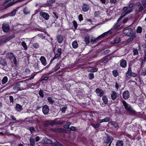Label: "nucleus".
<instances>
[{
    "label": "nucleus",
    "mask_w": 146,
    "mask_h": 146,
    "mask_svg": "<svg viewBox=\"0 0 146 146\" xmlns=\"http://www.w3.org/2000/svg\"><path fill=\"white\" fill-rule=\"evenodd\" d=\"M71 123L70 122H68L64 125V127L66 129H68L69 128L70 126L71 125Z\"/></svg>",
    "instance_id": "79ce46f5"
},
{
    "label": "nucleus",
    "mask_w": 146,
    "mask_h": 146,
    "mask_svg": "<svg viewBox=\"0 0 146 146\" xmlns=\"http://www.w3.org/2000/svg\"><path fill=\"white\" fill-rule=\"evenodd\" d=\"M21 45L23 47L25 50H27V47L26 43L24 41H23L21 42Z\"/></svg>",
    "instance_id": "09e8293b"
},
{
    "label": "nucleus",
    "mask_w": 146,
    "mask_h": 146,
    "mask_svg": "<svg viewBox=\"0 0 146 146\" xmlns=\"http://www.w3.org/2000/svg\"><path fill=\"white\" fill-rule=\"evenodd\" d=\"M122 104H123L125 109L131 115H134L136 114V112L135 110L132 109L131 106L125 101H123Z\"/></svg>",
    "instance_id": "f257e3e1"
},
{
    "label": "nucleus",
    "mask_w": 146,
    "mask_h": 146,
    "mask_svg": "<svg viewBox=\"0 0 146 146\" xmlns=\"http://www.w3.org/2000/svg\"><path fill=\"white\" fill-rule=\"evenodd\" d=\"M42 112L44 114L47 115L49 112V109L47 105L44 106L42 108Z\"/></svg>",
    "instance_id": "2eb2a0df"
},
{
    "label": "nucleus",
    "mask_w": 146,
    "mask_h": 146,
    "mask_svg": "<svg viewBox=\"0 0 146 146\" xmlns=\"http://www.w3.org/2000/svg\"><path fill=\"white\" fill-rule=\"evenodd\" d=\"M141 59V63L142 65L143 64L146 62V52H144V55L143 56V59H142L141 58H140V60Z\"/></svg>",
    "instance_id": "473e14b6"
},
{
    "label": "nucleus",
    "mask_w": 146,
    "mask_h": 146,
    "mask_svg": "<svg viewBox=\"0 0 146 146\" xmlns=\"http://www.w3.org/2000/svg\"><path fill=\"white\" fill-rule=\"evenodd\" d=\"M72 23L73 25V26L74 27L75 30H76L78 27V24L77 23V22L75 20H74L72 21Z\"/></svg>",
    "instance_id": "3c124183"
},
{
    "label": "nucleus",
    "mask_w": 146,
    "mask_h": 146,
    "mask_svg": "<svg viewBox=\"0 0 146 146\" xmlns=\"http://www.w3.org/2000/svg\"><path fill=\"white\" fill-rule=\"evenodd\" d=\"M90 37L88 35H86L85 36L84 38V41L86 44H88L90 43Z\"/></svg>",
    "instance_id": "7c9ffc66"
},
{
    "label": "nucleus",
    "mask_w": 146,
    "mask_h": 146,
    "mask_svg": "<svg viewBox=\"0 0 146 146\" xmlns=\"http://www.w3.org/2000/svg\"><path fill=\"white\" fill-rule=\"evenodd\" d=\"M113 31L112 29H111L109 30L108 31L104 33H103V35H104V37L106 35H107L108 34H109V35H111L113 33Z\"/></svg>",
    "instance_id": "c85d7f7f"
},
{
    "label": "nucleus",
    "mask_w": 146,
    "mask_h": 146,
    "mask_svg": "<svg viewBox=\"0 0 146 146\" xmlns=\"http://www.w3.org/2000/svg\"><path fill=\"white\" fill-rule=\"evenodd\" d=\"M130 94L128 90H125L124 91L123 93V98L125 100H127L129 97Z\"/></svg>",
    "instance_id": "4468645a"
},
{
    "label": "nucleus",
    "mask_w": 146,
    "mask_h": 146,
    "mask_svg": "<svg viewBox=\"0 0 146 146\" xmlns=\"http://www.w3.org/2000/svg\"><path fill=\"white\" fill-rule=\"evenodd\" d=\"M56 0H49L47 1V3L49 5H51L52 4L55 2Z\"/></svg>",
    "instance_id": "a19ab883"
},
{
    "label": "nucleus",
    "mask_w": 146,
    "mask_h": 146,
    "mask_svg": "<svg viewBox=\"0 0 146 146\" xmlns=\"http://www.w3.org/2000/svg\"><path fill=\"white\" fill-rule=\"evenodd\" d=\"M102 100L103 102L105 104H108V99L107 96H103L102 97Z\"/></svg>",
    "instance_id": "cd10ccee"
},
{
    "label": "nucleus",
    "mask_w": 146,
    "mask_h": 146,
    "mask_svg": "<svg viewBox=\"0 0 146 146\" xmlns=\"http://www.w3.org/2000/svg\"><path fill=\"white\" fill-rule=\"evenodd\" d=\"M112 72L113 76L115 77H117L119 75L117 71L116 70H113Z\"/></svg>",
    "instance_id": "ea45409f"
},
{
    "label": "nucleus",
    "mask_w": 146,
    "mask_h": 146,
    "mask_svg": "<svg viewBox=\"0 0 146 146\" xmlns=\"http://www.w3.org/2000/svg\"><path fill=\"white\" fill-rule=\"evenodd\" d=\"M38 94L41 98H43L44 97V92L43 90L42 89H40V90H39Z\"/></svg>",
    "instance_id": "a18cd8bd"
},
{
    "label": "nucleus",
    "mask_w": 146,
    "mask_h": 146,
    "mask_svg": "<svg viewBox=\"0 0 146 146\" xmlns=\"http://www.w3.org/2000/svg\"><path fill=\"white\" fill-rule=\"evenodd\" d=\"M2 29L4 32L7 33L10 30V27L8 24L4 23L2 25Z\"/></svg>",
    "instance_id": "0eeeda50"
},
{
    "label": "nucleus",
    "mask_w": 146,
    "mask_h": 146,
    "mask_svg": "<svg viewBox=\"0 0 146 146\" xmlns=\"http://www.w3.org/2000/svg\"><path fill=\"white\" fill-rule=\"evenodd\" d=\"M29 130L31 133H34L35 131V128L33 127H30L29 128Z\"/></svg>",
    "instance_id": "864d4df0"
},
{
    "label": "nucleus",
    "mask_w": 146,
    "mask_h": 146,
    "mask_svg": "<svg viewBox=\"0 0 146 146\" xmlns=\"http://www.w3.org/2000/svg\"><path fill=\"white\" fill-rule=\"evenodd\" d=\"M72 47L76 49L78 46V44L77 42L76 41H73L72 44Z\"/></svg>",
    "instance_id": "2f4dec72"
},
{
    "label": "nucleus",
    "mask_w": 146,
    "mask_h": 146,
    "mask_svg": "<svg viewBox=\"0 0 146 146\" xmlns=\"http://www.w3.org/2000/svg\"><path fill=\"white\" fill-rule=\"evenodd\" d=\"M23 12L25 15H27L30 13V12L28 11L27 7H26L24 8Z\"/></svg>",
    "instance_id": "de8ad7c7"
},
{
    "label": "nucleus",
    "mask_w": 146,
    "mask_h": 146,
    "mask_svg": "<svg viewBox=\"0 0 146 146\" xmlns=\"http://www.w3.org/2000/svg\"><path fill=\"white\" fill-rule=\"evenodd\" d=\"M52 131L56 133H66V131L65 129L62 128H57L54 129H52Z\"/></svg>",
    "instance_id": "9d476101"
},
{
    "label": "nucleus",
    "mask_w": 146,
    "mask_h": 146,
    "mask_svg": "<svg viewBox=\"0 0 146 146\" xmlns=\"http://www.w3.org/2000/svg\"><path fill=\"white\" fill-rule=\"evenodd\" d=\"M56 39L58 43L60 44L62 43L63 40V36L60 34L57 35Z\"/></svg>",
    "instance_id": "9b49d317"
},
{
    "label": "nucleus",
    "mask_w": 146,
    "mask_h": 146,
    "mask_svg": "<svg viewBox=\"0 0 146 146\" xmlns=\"http://www.w3.org/2000/svg\"><path fill=\"white\" fill-rule=\"evenodd\" d=\"M78 19L80 21H81L83 20V15L81 14H80L78 16Z\"/></svg>",
    "instance_id": "774afa93"
},
{
    "label": "nucleus",
    "mask_w": 146,
    "mask_h": 146,
    "mask_svg": "<svg viewBox=\"0 0 146 146\" xmlns=\"http://www.w3.org/2000/svg\"><path fill=\"white\" fill-rule=\"evenodd\" d=\"M24 83L23 81L16 82L13 87V89L15 90L21 91L25 89L23 87Z\"/></svg>",
    "instance_id": "f03ea898"
},
{
    "label": "nucleus",
    "mask_w": 146,
    "mask_h": 146,
    "mask_svg": "<svg viewBox=\"0 0 146 146\" xmlns=\"http://www.w3.org/2000/svg\"><path fill=\"white\" fill-rule=\"evenodd\" d=\"M40 61L42 64L44 66L47 64L46 60L45 58L43 56L40 57Z\"/></svg>",
    "instance_id": "a211bd4d"
},
{
    "label": "nucleus",
    "mask_w": 146,
    "mask_h": 146,
    "mask_svg": "<svg viewBox=\"0 0 146 146\" xmlns=\"http://www.w3.org/2000/svg\"><path fill=\"white\" fill-rule=\"evenodd\" d=\"M30 144L31 146H34L35 145V139L31 137L30 139Z\"/></svg>",
    "instance_id": "e433bc0d"
},
{
    "label": "nucleus",
    "mask_w": 146,
    "mask_h": 146,
    "mask_svg": "<svg viewBox=\"0 0 146 146\" xmlns=\"http://www.w3.org/2000/svg\"><path fill=\"white\" fill-rule=\"evenodd\" d=\"M98 70V68L96 67L90 70V72H94Z\"/></svg>",
    "instance_id": "bf43d9fd"
},
{
    "label": "nucleus",
    "mask_w": 146,
    "mask_h": 146,
    "mask_svg": "<svg viewBox=\"0 0 146 146\" xmlns=\"http://www.w3.org/2000/svg\"><path fill=\"white\" fill-rule=\"evenodd\" d=\"M41 15L46 20L48 19L49 17V15L45 12H42L41 13Z\"/></svg>",
    "instance_id": "4be33fe9"
},
{
    "label": "nucleus",
    "mask_w": 146,
    "mask_h": 146,
    "mask_svg": "<svg viewBox=\"0 0 146 146\" xmlns=\"http://www.w3.org/2000/svg\"><path fill=\"white\" fill-rule=\"evenodd\" d=\"M95 92L98 95V96L100 97L102 96L104 94L103 91L99 88L96 89Z\"/></svg>",
    "instance_id": "dca6fc26"
},
{
    "label": "nucleus",
    "mask_w": 146,
    "mask_h": 146,
    "mask_svg": "<svg viewBox=\"0 0 146 146\" xmlns=\"http://www.w3.org/2000/svg\"><path fill=\"white\" fill-rule=\"evenodd\" d=\"M137 5L138 7V12L139 13L142 11L144 9L143 7L142 4L140 3H138L137 4Z\"/></svg>",
    "instance_id": "a878e982"
},
{
    "label": "nucleus",
    "mask_w": 146,
    "mask_h": 146,
    "mask_svg": "<svg viewBox=\"0 0 146 146\" xmlns=\"http://www.w3.org/2000/svg\"><path fill=\"white\" fill-rule=\"evenodd\" d=\"M62 123L61 122H58L56 121H47L46 122V123H45V124L46 125V126H47L48 125H50L51 126H52L55 125L56 124H61Z\"/></svg>",
    "instance_id": "6e6552de"
},
{
    "label": "nucleus",
    "mask_w": 146,
    "mask_h": 146,
    "mask_svg": "<svg viewBox=\"0 0 146 146\" xmlns=\"http://www.w3.org/2000/svg\"><path fill=\"white\" fill-rule=\"evenodd\" d=\"M141 75L143 76L146 75V69H144L141 72Z\"/></svg>",
    "instance_id": "e2e57ef3"
},
{
    "label": "nucleus",
    "mask_w": 146,
    "mask_h": 146,
    "mask_svg": "<svg viewBox=\"0 0 146 146\" xmlns=\"http://www.w3.org/2000/svg\"><path fill=\"white\" fill-rule=\"evenodd\" d=\"M82 10L84 12H87L89 10V6L86 3H82Z\"/></svg>",
    "instance_id": "f8f14e48"
},
{
    "label": "nucleus",
    "mask_w": 146,
    "mask_h": 146,
    "mask_svg": "<svg viewBox=\"0 0 146 146\" xmlns=\"http://www.w3.org/2000/svg\"><path fill=\"white\" fill-rule=\"evenodd\" d=\"M15 3L14 0H5L4 5H6V7H8L12 5Z\"/></svg>",
    "instance_id": "1a4fd4ad"
},
{
    "label": "nucleus",
    "mask_w": 146,
    "mask_h": 146,
    "mask_svg": "<svg viewBox=\"0 0 146 146\" xmlns=\"http://www.w3.org/2000/svg\"><path fill=\"white\" fill-rule=\"evenodd\" d=\"M62 49L60 48H58L57 51V53H55L54 57L51 59L50 63H51L53 62L54 60L56 59H59L61 58V55L62 54Z\"/></svg>",
    "instance_id": "7ed1b4c3"
},
{
    "label": "nucleus",
    "mask_w": 146,
    "mask_h": 146,
    "mask_svg": "<svg viewBox=\"0 0 146 146\" xmlns=\"http://www.w3.org/2000/svg\"><path fill=\"white\" fill-rule=\"evenodd\" d=\"M121 86V85H119V84L118 82H116L115 83V87L116 89L118 90L119 87Z\"/></svg>",
    "instance_id": "69168bd1"
},
{
    "label": "nucleus",
    "mask_w": 146,
    "mask_h": 146,
    "mask_svg": "<svg viewBox=\"0 0 146 146\" xmlns=\"http://www.w3.org/2000/svg\"><path fill=\"white\" fill-rule=\"evenodd\" d=\"M17 11V10L16 9L14 10L10 13V15L12 16H15Z\"/></svg>",
    "instance_id": "6e6d98bb"
},
{
    "label": "nucleus",
    "mask_w": 146,
    "mask_h": 146,
    "mask_svg": "<svg viewBox=\"0 0 146 146\" xmlns=\"http://www.w3.org/2000/svg\"><path fill=\"white\" fill-rule=\"evenodd\" d=\"M137 32L138 33H141L142 32V28L140 26L137 27Z\"/></svg>",
    "instance_id": "49530a36"
},
{
    "label": "nucleus",
    "mask_w": 146,
    "mask_h": 146,
    "mask_svg": "<svg viewBox=\"0 0 146 146\" xmlns=\"http://www.w3.org/2000/svg\"><path fill=\"white\" fill-rule=\"evenodd\" d=\"M133 56H135L137 55L138 54V50L137 49H134L133 50Z\"/></svg>",
    "instance_id": "052dcab7"
},
{
    "label": "nucleus",
    "mask_w": 146,
    "mask_h": 146,
    "mask_svg": "<svg viewBox=\"0 0 146 146\" xmlns=\"http://www.w3.org/2000/svg\"><path fill=\"white\" fill-rule=\"evenodd\" d=\"M98 39H96V38L94 39L92 38L91 40V42L93 44L95 42H98Z\"/></svg>",
    "instance_id": "680f3d73"
},
{
    "label": "nucleus",
    "mask_w": 146,
    "mask_h": 146,
    "mask_svg": "<svg viewBox=\"0 0 146 146\" xmlns=\"http://www.w3.org/2000/svg\"><path fill=\"white\" fill-rule=\"evenodd\" d=\"M123 142L122 140H119L116 142L115 145L116 146H123Z\"/></svg>",
    "instance_id": "bb28decb"
},
{
    "label": "nucleus",
    "mask_w": 146,
    "mask_h": 146,
    "mask_svg": "<svg viewBox=\"0 0 146 146\" xmlns=\"http://www.w3.org/2000/svg\"><path fill=\"white\" fill-rule=\"evenodd\" d=\"M120 65L123 68H125L127 65V61L126 60L124 59H122L120 60Z\"/></svg>",
    "instance_id": "f3484780"
},
{
    "label": "nucleus",
    "mask_w": 146,
    "mask_h": 146,
    "mask_svg": "<svg viewBox=\"0 0 146 146\" xmlns=\"http://www.w3.org/2000/svg\"><path fill=\"white\" fill-rule=\"evenodd\" d=\"M61 66V64L60 63H57L55 66L56 69L58 70L60 68Z\"/></svg>",
    "instance_id": "338daca9"
},
{
    "label": "nucleus",
    "mask_w": 146,
    "mask_h": 146,
    "mask_svg": "<svg viewBox=\"0 0 146 146\" xmlns=\"http://www.w3.org/2000/svg\"><path fill=\"white\" fill-rule=\"evenodd\" d=\"M15 56L13 53L11 52H8L6 55V57L9 60L13 59Z\"/></svg>",
    "instance_id": "6ab92c4d"
},
{
    "label": "nucleus",
    "mask_w": 146,
    "mask_h": 146,
    "mask_svg": "<svg viewBox=\"0 0 146 146\" xmlns=\"http://www.w3.org/2000/svg\"><path fill=\"white\" fill-rule=\"evenodd\" d=\"M131 37L129 38L127 40V42H129L132 41L134 39V37H135V35H132V36H130Z\"/></svg>",
    "instance_id": "c03bdc74"
},
{
    "label": "nucleus",
    "mask_w": 146,
    "mask_h": 146,
    "mask_svg": "<svg viewBox=\"0 0 146 146\" xmlns=\"http://www.w3.org/2000/svg\"><path fill=\"white\" fill-rule=\"evenodd\" d=\"M122 14H121L120 16L118 18L117 22L114 24L113 26V29L114 30H116L121 25L120 20L124 17Z\"/></svg>",
    "instance_id": "39448f33"
},
{
    "label": "nucleus",
    "mask_w": 146,
    "mask_h": 146,
    "mask_svg": "<svg viewBox=\"0 0 146 146\" xmlns=\"http://www.w3.org/2000/svg\"><path fill=\"white\" fill-rule=\"evenodd\" d=\"M62 74V72L61 71H59L56 72L55 74V76H60Z\"/></svg>",
    "instance_id": "603ef678"
},
{
    "label": "nucleus",
    "mask_w": 146,
    "mask_h": 146,
    "mask_svg": "<svg viewBox=\"0 0 146 146\" xmlns=\"http://www.w3.org/2000/svg\"><path fill=\"white\" fill-rule=\"evenodd\" d=\"M69 128L70 130L72 131H76L78 130L76 127H75L73 126H71Z\"/></svg>",
    "instance_id": "4d7b16f0"
},
{
    "label": "nucleus",
    "mask_w": 146,
    "mask_h": 146,
    "mask_svg": "<svg viewBox=\"0 0 146 146\" xmlns=\"http://www.w3.org/2000/svg\"><path fill=\"white\" fill-rule=\"evenodd\" d=\"M126 77L129 79L132 77L134 78L136 77L137 75L136 73L133 72L132 71L129 72H126Z\"/></svg>",
    "instance_id": "ddd939ff"
},
{
    "label": "nucleus",
    "mask_w": 146,
    "mask_h": 146,
    "mask_svg": "<svg viewBox=\"0 0 146 146\" xmlns=\"http://www.w3.org/2000/svg\"><path fill=\"white\" fill-rule=\"evenodd\" d=\"M33 46L35 48L37 49L39 47V45L37 43H35L33 45Z\"/></svg>",
    "instance_id": "0e129e2a"
},
{
    "label": "nucleus",
    "mask_w": 146,
    "mask_h": 146,
    "mask_svg": "<svg viewBox=\"0 0 146 146\" xmlns=\"http://www.w3.org/2000/svg\"><path fill=\"white\" fill-rule=\"evenodd\" d=\"M47 100L48 101V102L51 104H53L54 102V100L52 99V98L51 97H49L47 98Z\"/></svg>",
    "instance_id": "f704fd0d"
},
{
    "label": "nucleus",
    "mask_w": 146,
    "mask_h": 146,
    "mask_svg": "<svg viewBox=\"0 0 146 146\" xmlns=\"http://www.w3.org/2000/svg\"><path fill=\"white\" fill-rule=\"evenodd\" d=\"M15 37V35H12L10 36H9L7 37L6 38V40L7 41H9L10 40L12 39L13 38H14Z\"/></svg>",
    "instance_id": "8fccbe9b"
},
{
    "label": "nucleus",
    "mask_w": 146,
    "mask_h": 146,
    "mask_svg": "<svg viewBox=\"0 0 146 146\" xmlns=\"http://www.w3.org/2000/svg\"><path fill=\"white\" fill-rule=\"evenodd\" d=\"M112 139H113V138L112 137H111L110 136H108L107 138L104 141V143L107 144L110 143Z\"/></svg>",
    "instance_id": "412c9836"
},
{
    "label": "nucleus",
    "mask_w": 146,
    "mask_h": 146,
    "mask_svg": "<svg viewBox=\"0 0 146 146\" xmlns=\"http://www.w3.org/2000/svg\"><path fill=\"white\" fill-rule=\"evenodd\" d=\"M94 78V74L92 73H90L88 74V78L90 80H92Z\"/></svg>",
    "instance_id": "37998d69"
},
{
    "label": "nucleus",
    "mask_w": 146,
    "mask_h": 146,
    "mask_svg": "<svg viewBox=\"0 0 146 146\" xmlns=\"http://www.w3.org/2000/svg\"><path fill=\"white\" fill-rule=\"evenodd\" d=\"M8 78L6 76H4L2 80V84H4L7 82Z\"/></svg>",
    "instance_id": "4c0bfd02"
},
{
    "label": "nucleus",
    "mask_w": 146,
    "mask_h": 146,
    "mask_svg": "<svg viewBox=\"0 0 146 146\" xmlns=\"http://www.w3.org/2000/svg\"><path fill=\"white\" fill-rule=\"evenodd\" d=\"M112 93L111 94V97L113 100H115L117 97V93L115 91H112Z\"/></svg>",
    "instance_id": "5701e85b"
},
{
    "label": "nucleus",
    "mask_w": 146,
    "mask_h": 146,
    "mask_svg": "<svg viewBox=\"0 0 146 146\" xmlns=\"http://www.w3.org/2000/svg\"><path fill=\"white\" fill-rule=\"evenodd\" d=\"M123 33L128 36H132V35H134L132 29L130 28L124 29L123 30Z\"/></svg>",
    "instance_id": "423d86ee"
},
{
    "label": "nucleus",
    "mask_w": 146,
    "mask_h": 146,
    "mask_svg": "<svg viewBox=\"0 0 146 146\" xmlns=\"http://www.w3.org/2000/svg\"><path fill=\"white\" fill-rule=\"evenodd\" d=\"M67 108V107L66 106L63 107L61 109V111L63 113H65L66 110Z\"/></svg>",
    "instance_id": "5fc2aeb1"
},
{
    "label": "nucleus",
    "mask_w": 146,
    "mask_h": 146,
    "mask_svg": "<svg viewBox=\"0 0 146 146\" xmlns=\"http://www.w3.org/2000/svg\"><path fill=\"white\" fill-rule=\"evenodd\" d=\"M9 98L10 103H12L13 104L14 102V98L13 96H9Z\"/></svg>",
    "instance_id": "13d9d810"
},
{
    "label": "nucleus",
    "mask_w": 146,
    "mask_h": 146,
    "mask_svg": "<svg viewBox=\"0 0 146 146\" xmlns=\"http://www.w3.org/2000/svg\"><path fill=\"white\" fill-rule=\"evenodd\" d=\"M53 146H64L61 143L58 141L52 143Z\"/></svg>",
    "instance_id": "c9c22d12"
},
{
    "label": "nucleus",
    "mask_w": 146,
    "mask_h": 146,
    "mask_svg": "<svg viewBox=\"0 0 146 146\" xmlns=\"http://www.w3.org/2000/svg\"><path fill=\"white\" fill-rule=\"evenodd\" d=\"M90 125L96 129L100 127V124L99 122H97L96 124H94L93 123H90Z\"/></svg>",
    "instance_id": "b1692460"
},
{
    "label": "nucleus",
    "mask_w": 146,
    "mask_h": 146,
    "mask_svg": "<svg viewBox=\"0 0 146 146\" xmlns=\"http://www.w3.org/2000/svg\"><path fill=\"white\" fill-rule=\"evenodd\" d=\"M113 31L112 29H111L109 30L108 31L104 33H103V35H104V37L106 35H107L108 34H109V35H111L113 33Z\"/></svg>",
    "instance_id": "c756f323"
},
{
    "label": "nucleus",
    "mask_w": 146,
    "mask_h": 146,
    "mask_svg": "<svg viewBox=\"0 0 146 146\" xmlns=\"http://www.w3.org/2000/svg\"><path fill=\"white\" fill-rule=\"evenodd\" d=\"M15 108L16 110L17 111L20 112L23 110L22 106L19 104H16Z\"/></svg>",
    "instance_id": "aec40b11"
},
{
    "label": "nucleus",
    "mask_w": 146,
    "mask_h": 146,
    "mask_svg": "<svg viewBox=\"0 0 146 146\" xmlns=\"http://www.w3.org/2000/svg\"><path fill=\"white\" fill-rule=\"evenodd\" d=\"M110 119V117H107L103 119H100L99 120V122L100 123L104 122H107L109 121Z\"/></svg>",
    "instance_id": "393cba45"
},
{
    "label": "nucleus",
    "mask_w": 146,
    "mask_h": 146,
    "mask_svg": "<svg viewBox=\"0 0 146 146\" xmlns=\"http://www.w3.org/2000/svg\"><path fill=\"white\" fill-rule=\"evenodd\" d=\"M128 20V17H126L123 20H120V22H121V24L122 25L123 23H126Z\"/></svg>",
    "instance_id": "58836bf2"
},
{
    "label": "nucleus",
    "mask_w": 146,
    "mask_h": 146,
    "mask_svg": "<svg viewBox=\"0 0 146 146\" xmlns=\"http://www.w3.org/2000/svg\"><path fill=\"white\" fill-rule=\"evenodd\" d=\"M135 5V4L134 3H130L128 7V8L130 9L125 12H123L121 14H122L124 16H125L127 15L132 12L133 10V7Z\"/></svg>",
    "instance_id": "20e7f679"
},
{
    "label": "nucleus",
    "mask_w": 146,
    "mask_h": 146,
    "mask_svg": "<svg viewBox=\"0 0 146 146\" xmlns=\"http://www.w3.org/2000/svg\"><path fill=\"white\" fill-rule=\"evenodd\" d=\"M109 55L104 57L101 60V62L104 63H106L108 60V56Z\"/></svg>",
    "instance_id": "72a5a7b5"
}]
</instances>
